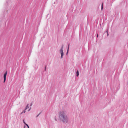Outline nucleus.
<instances>
[{"instance_id":"f257e3e1","label":"nucleus","mask_w":128,"mask_h":128,"mask_svg":"<svg viewBox=\"0 0 128 128\" xmlns=\"http://www.w3.org/2000/svg\"><path fill=\"white\" fill-rule=\"evenodd\" d=\"M59 118L60 121L63 124L67 123L68 121V118L66 113L65 110H62L59 113Z\"/></svg>"},{"instance_id":"f03ea898","label":"nucleus","mask_w":128,"mask_h":128,"mask_svg":"<svg viewBox=\"0 0 128 128\" xmlns=\"http://www.w3.org/2000/svg\"><path fill=\"white\" fill-rule=\"evenodd\" d=\"M63 46H62L60 50V52L61 54V58H62L64 55V54L63 52Z\"/></svg>"},{"instance_id":"7ed1b4c3","label":"nucleus","mask_w":128,"mask_h":128,"mask_svg":"<svg viewBox=\"0 0 128 128\" xmlns=\"http://www.w3.org/2000/svg\"><path fill=\"white\" fill-rule=\"evenodd\" d=\"M29 104H27L26 105V107L25 108V110H27V109H28V111H29L30 110V109H31V107L29 108Z\"/></svg>"},{"instance_id":"20e7f679","label":"nucleus","mask_w":128,"mask_h":128,"mask_svg":"<svg viewBox=\"0 0 128 128\" xmlns=\"http://www.w3.org/2000/svg\"><path fill=\"white\" fill-rule=\"evenodd\" d=\"M7 74V72H6L4 74V82L6 80V76Z\"/></svg>"},{"instance_id":"39448f33","label":"nucleus","mask_w":128,"mask_h":128,"mask_svg":"<svg viewBox=\"0 0 128 128\" xmlns=\"http://www.w3.org/2000/svg\"><path fill=\"white\" fill-rule=\"evenodd\" d=\"M79 74L78 71H77L76 72V76H78L79 75Z\"/></svg>"},{"instance_id":"423d86ee","label":"nucleus","mask_w":128,"mask_h":128,"mask_svg":"<svg viewBox=\"0 0 128 128\" xmlns=\"http://www.w3.org/2000/svg\"><path fill=\"white\" fill-rule=\"evenodd\" d=\"M103 3H102L101 6V10H102L103 9Z\"/></svg>"},{"instance_id":"0eeeda50","label":"nucleus","mask_w":128,"mask_h":128,"mask_svg":"<svg viewBox=\"0 0 128 128\" xmlns=\"http://www.w3.org/2000/svg\"><path fill=\"white\" fill-rule=\"evenodd\" d=\"M26 110H25V109L24 108V110H23V112L24 113H25L26 111Z\"/></svg>"},{"instance_id":"6e6552de","label":"nucleus","mask_w":128,"mask_h":128,"mask_svg":"<svg viewBox=\"0 0 128 128\" xmlns=\"http://www.w3.org/2000/svg\"><path fill=\"white\" fill-rule=\"evenodd\" d=\"M54 120L56 121H57V119H56V117H55L54 118Z\"/></svg>"},{"instance_id":"1a4fd4ad","label":"nucleus","mask_w":128,"mask_h":128,"mask_svg":"<svg viewBox=\"0 0 128 128\" xmlns=\"http://www.w3.org/2000/svg\"><path fill=\"white\" fill-rule=\"evenodd\" d=\"M23 122H24V124L26 126V125H28L25 122H24V120H23Z\"/></svg>"},{"instance_id":"9d476101","label":"nucleus","mask_w":128,"mask_h":128,"mask_svg":"<svg viewBox=\"0 0 128 128\" xmlns=\"http://www.w3.org/2000/svg\"><path fill=\"white\" fill-rule=\"evenodd\" d=\"M69 45H68V50H69Z\"/></svg>"},{"instance_id":"9b49d317","label":"nucleus","mask_w":128,"mask_h":128,"mask_svg":"<svg viewBox=\"0 0 128 128\" xmlns=\"http://www.w3.org/2000/svg\"><path fill=\"white\" fill-rule=\"evenodd\" d=\"M26 126L28 127V128H29V126H28V125H26Z\"/></svg>"},{"instance_id":"f8f14e48","label":"nucleus","mask_w":128,"mask_h":128,"mask_svg":"<svg viewBox=\"0 0 128 128\" xmlns=\"http://www.w3.org/2000/svg\"><path fill=\"white\" fill-rule=\"evenodd\" d=\"M107 36H108V31H107Z\"/></svg>"},{"instance_id":"ddd939ff","label":"nucleus","mask_w":128,"mask_h":128,"mask_svg":"<svg viewBox=\"0 0 128 128\" xmlns=\"http://www.w3.org/2000/svg\"><path fill=\"white\" fill-rule=\"evenodd\" d=\"M26 126H24V128H26Z\"/></svg>"},{"instance_id":"4468645a","label":"nucleus","mask_w":128,"mask_h":128,"mask_svg":"<svg viewBox=\"0 0 128 128\" xmlns=\"http://www.w3.org/2000/svg\"><path fill=\"white\" fill-rule=\"evenodd\" d=\"M98 34L97 35V37H98Z\"/></svg>"},{"instance_id":"2eb2a0df","label":"nucleus","mask_w":128,"mask_h":128,"mask_svg":"<svg viewBox=\"0 0 128 128\" xmlns=\"http://www.w3.org/2000/svg\"><path fill=\"white\" fill-rule=\"evenodd\" d=\"M68 50H67V54L68 52Z\"/></svg>"},{"instance_id":"dca6fc26","label":"nucleus","mask_w":128,"mask_h":128,"mask_svg":"<svg viewBox=\"0 0 128 128\" xmlns=\"http://www.w3.org/2000/svg\"><path fill=\"white\" fill-rule=\"evenodd\" d=\"M32 103H31V104H30V106H32Z\"/></svg>"},{"instance_id":"f3484780","label":"nucleus","mask_w":128,"mask_h":128,"mask_svg":"<svg viewBox=\"0 0 128 128\" xmlns=\"http://www.w3.org/2000/svg\"><path fill=\"white\" fill-rule=\"evenodd\" d=\"M38 115H38L37 116V117L38 116Z\"/></svg>"},{"instance_id":"a211bd4d","label":"nucleus","mask_w":128,"mask_h":128,"mask_svg":"<svg viewBox=\"0 0 128 128\" xmlns=\"http://www.w3.org/2000/svg\"><path fill=\"white\" fill-rule=\"evenodd\" d=\"M22 113H23V112H22L21 113V114H22Z\"/></svg>"},{"instance_id":"6ab92c4d","label":"nucleus","mask_w":128,"mask_h":128,"mask_svg":"<svg viewBox=\"0 0 128 128\" xmlns=\"http://www.w3.org/2000/svg\"><path fill=\"white\" fill-rule=\"evenodd\" d=\"M46 67H45V70H46Z\"/></svg>"}]
</instances>
